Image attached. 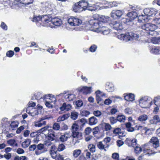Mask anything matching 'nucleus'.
Returning <instances> with one entry per match:
<instances>
[{
    "instance_id": "obj_1",
    "label": "nucleus",
    "mask_w": 160,
    "mask_h": 160,
    "mask_svg": "<svg viewBox=\"0 0 160 160\" xmlns=\"http://www.w3.org/2000/svg\"><path fill=\"white\" fill-rule=\"evenodd\" d=\"M141 25V28L142 29L141 31V35H143L148 36H155L157 34V32L155 31L157 27L156 25L151 23H144Z\"/></svg>"
},
{
    "instance_id": "obj_2",
    "label": "nucleus",
    "mask_w": 160,
    "mask_h": 160,
    "mask_svg": "<svg viewBox=\"0 0 160 160\" xmlns=\"http://www.w3.org/2000/svg\"><path fill=\"white\" fill-rule=\"evenodd\" d=\"M117 37L118 38L121 40L125 42H127L133 39L138 40L139 38V35L132 32H129L125 34H120L118 35Z\"/></svg>"
},
{
    "instance_id": "obj_3",
    "label": "nucleus",
    "mask_w": 160,
    "mask_h": 160,
    "mask_svg": "<svg viewBox=\"0 0 160 160\" xmlns=\"http://www.w3.org/2000/svg\"><path fill=\"white\" fill-rule=\"evenodd\" d=\"M151 98L147 96L141 98V107L142 108H147L150 106V104L152 102Z\"/></svg>"
},
{
    "instance_id": "obj_4",
    "label": "nucleus",
    "mask_w": 160,
    "mask_h": 160,
    "mask_svg": "<svg viewBox=\"0 0 160 160\" xmlns=\"http://www.w3.org/2000/svg\"><path fill=\"white\" fill-rule=\"evenodd\" d=\"M148 144H145L141 147V152H143L141 154V158L144 155L149 156L152 154V150L150 149V148L148 146Z\"/></svg>"
},
{
    "instance_id": "obj_5",
    "label": "nucleus",
    "mask_w": 160,
    "mask_h": 160,
    "mask_svg": "<svg viewBox=\"0 0 160 160\" xmlns=\"http://www.w3.org/2000/svg\"><path fill=\"white\" fill-rule=\"evenodd\" d=\"M109 25L112 28L117 30H122L123 28V25L120 22H113L110 23Z\"/></svg>"
},
{
    "instance_id": "obj_6",
    "label": "nucleus",
    "mask_w": 160,
    "mask_h": 160,
    "mask_svg": "<svg viewBox=\"0 0 160 160\" xmlns=\"http://www.w3.org/2000/svg\"><path fill=\"white\" fill-rule=\"evenodd\" d=\"M150 8H146L143 10V13L144 15L143 14L141 15L142 16V19H141V22H146L148 21V17H149V13L150 12Z\"/></svg>"
},
{
    "instance_id": "obj_7",
    "label": "nucleus",
    "mask_w": 160,
    "mask_h": 160,
    "mask_svg": "<svg viewBox=\"0 0 160 160\" xmlns=\"http://www.w3.org/2000/svg\"><path fill=\"white\" fill-rule=\"evenodd\" d=\"M58 96H64L65 100L67 101H72L75 98V95L74 94L67 93L65 92H64L62 93H60L58 95Z\"/></svg>"
},
{
    "instance_id": "obj_8",
    "label": "nucleus",
    "mask_w": 160,
    "mask_h": 160,
    "mask_svg": "<svg viewBox=\"0 0 160 160\" xmlns=\"http://www.w3.org/2000/svg\"><path fill=\"white\" fill-rule=\"evenodd\" d=\"M95 93L96 99L98 103H99V102L103 100L104 98H106L107 97L106 94L102 92L99 90H98L96 91Z\"/></svg>"
},
{
    "instance_id": "obj_9",
    "label": "nucleus",
    "mask_w": 160,
    "mask_h": 160,
    "mask_svg": "<svg viewBox=\"0 0 160 160\" xmlns=\"http://www.w3.org/2000/svg\"><path fill=\"white\" fill-rule=\"evenodd\" d=\"M125 143L129 147H135L137 144V140L136 139H131L127 138L125 141Z\"/></svg>"
},
{
    "instance_id": "obj_10",
    "label": "nucleus",
    "mask_w": 160,
    "mask_h": 160,
    "mask_svg": "<svg viewBox=\"0 0 160 160\" xmlns=\"http://www.w3.org/2000/svg\"><path fill=\"white\" fill-rule=\"evenodd\" d=\"M78 90L79 92H82L84 94H87L91 93L92 92V87L84 86L82 88H78Z\"/></svg>"
},
{
    "instance_id": "obj_11",
    "label": "nucleus",
    "mask_w": 160,
    "mask_h": 160,
    "mask_svg": "<svg viewBox=\"0 0 160 160\" xmlns=\"http://www.w3.org/2000/svg\"><path fill=\"white\" fill-rule=\"evenodd\" d=\"M51 22L55 26L57 27L60 26L62 24L61 20L57 18H52Z\"/></svg>"
},
{
    "instance_id": "obj_12",
    "label": "nucleus",
    "mask_w": 160,
    "mask_h": 160,
    "mask_svg": "<svg viewBox=\"0 0 160 160\" xmlns=\"http://www.w3.org/2000/svg\"><path fill=\"white\" fill-rule=\"evenodd\" d=\"M48 139L49 141H52L55 137V132L52 129L48 130Z\"/></svg>"
},
{
    "instance_id": "obj_13",
    "label": "nucleus",
    "mask_w": 160,
    "mask_h": 160,
    "mask_svg": "<svg viewBox=\"0 0 160 160\" xmlns=\"http://www.w3.org/2000/svg\"><path fill=\"white\" fill-rule=\"evenodd\" d=\"M150 142L153 144V147L156 148L159 147V141L158 138L156 137H152L150 140Z\"/></svg>"
},
{
    "instance_id": "obj_14",
    "label": "nucleus",
    "mask_w": 160,
    "mask_h": 160,
    "mask_svg": "<svg viewBox=\"0 0 160 160\" xmlns=\"http://www.w3.org/2000/svg\"><path fill=\"white\" fill-rule=\"evenodd\" d=\"M72 108V105L70 104H67L64 103L63 104L62 106L60 108V109L62 111H68Z\"/></svg>"
},
{
    "instance_id": "obj_15",
    "label": "nucleus",
    "mask_w": 160,
    "mask_h": 160,
    "mask_svg": "<svg viewBox=\"0 0 160 160\" xmlns=\"http://www.w3.org/2000/svg\"><path fill=\"white\" fill-rule=\"evenodd\" d=\"M71 136L73 138L77 140H80L82 137V133L77 131L72 132Z\"/></svg>"
},
{
    "instance_id": "obj_16",
    "label": "nucleus",
    "mask_w": 160,
    "mask_h": 160,
    "mask_svg": "<svg viewBox=\"0 0 160 160\" xmlns=\"http://www.w3.org/2000/svg\"><path fill=\"white\" fill-rule=\"evenodd\" d=\"M69 133L67 132H65L63 135L61 136L59 138V140L62 142H64L66 141L68 138L69 137Z\"/></svg>"
},
{
    "instance_id": "obj_17",
    "label": "nucleus",
    "mask_w": 160,
    "mask_h": 160,
    "mask_svg": "<svg viewBox=\"0 0 160 160\" xmlns=\"http://www.w3.org/2000/svg\"><path fill=\"white\" fill-rule=\"evenodd\" d=\"M160 122V118L158 115H155L153 117V119L150 120V122L151 124H157Z\"/></svg>"
},
{
    "instance_id": "obj_18",
    "label": "nucleus",
    "mask_w": 160,
    "mask_h": 160,
    "mask_svg": "<svg viewBox=\"0 0 160 160\" xmlns=\"http://www.w3.org/2000/svg\"><path fill=\"white\" fill-rule=\"evenodd\" d=\"M122 14V11L119 10H113L111 12V16L112 17H114L115 16H116L117 17L120 18Z\"/></svg>"
},
{
    "instance_id": "obj_19",
    "label": "nucleus",
    "mask_w": 160,
    "mask_h": 160,
    "mask_svg": "<svg viewBox=\"0 0 160 160\" xmlns=\"http://www.w3.org/2000/svg\"><path fill=\"white\" fill-rule=\"evenodd\" d=\"M73 9L75 12H80L83 10V8H82L80 7L78 2L74 4V6L73 7Z\"/></svg>"
},
{
    "instance_id": "obj_20",
    "label": "nucleus",
    "mask_w": 160,
    "mask_h": 160,
    "mask_svg": "<svg viewBox=\"0 0 160 160\" xmlns=\"http://www.w3.org/2000/svg\"><path fill=\"white\" fill-rule=\"evenodd\" d=\"M78 2L80 7L83 8V10H86L87 7L89 5V4L85 0H81Z\"/></svg>"
},
{
    "instance_id": "obj_21",
    "label": "nucleus",
    "mask_w": 160,
    "mask_h": 160,
    "mask_svg": "<svg viewBox=\"0 0 160 160\" xmlns=\"http://www.w3.org/2000/svg\"><path fill=\"white\" fill-rule=\"evenodd\" d=\"M52 20L51 16L50 15H44L42 16V22H44L46 23H48L50 22H52Z\"/></svg>"
},
{
    "instance_id": "obj_22",
    "label": "nucleus",
    "mask_w": 160,
    "mask_h": 160,
    "mask_svg": "<svg viewBox=\"0 0 160 160\" xmlns=\"http://www.w3.org/2000/svg\"><path fill=\"white\" fill-rule=\"evenodd\" d=\"M124 98L127 101L132 102L135 99L134 95L132 93H129L125 96Z\"/></svg>"
},
{
    "instance_id": "obj_23",
    "label": "nucleus",
    "mask_w": 160,
    "mask_h": 160,
    "mask_svg": "<svg viewBox=\"0 0 160 160\" xmlns=\"http://www.w3.org/2000/svg\"><path fill=\"white\" fill-rule=\"evenodd\" d=\"M106 89L108 92H112L114 90V86L112 83L107 82L106 84Z\"/></svg>"
},
{
    "instance_id": "obj_24",
    "label": "nucleus",
    "mask_w": 160,
    "mask_h": 160,
    "mask_svg": "<svg viewBox=\"0 0 160 160\" xmlns=\"http://www.w3.org/2000/svg\"><path fill=\"white\" fill-rule=\"evenodd\" d=\"M77 19V18L71 17L68 19V23L71 26H76V22Z\"/></svg>"
},
{
    "instance_id": "obj_25",
    "label": "nucleus",
    "mask_w": 160,
    "mask_h": 160,
    "mask_svg": "<svg viewBox=\"0 0 160 160\" xmlns=\"http://www.w3.org/2000/svg\"><path fill=\"white\" fill-rule=\"evenodd\" d=\"M98 122V119L95 117H92L89 118V124L90 125H95Z\"/></svg>"
},
{
    "instance_id": "obj_26",
    "label": "nucleus",
    "mask_w": 160,
    "mask_h": 160,
    "mask_svg": "<svg viewBox=\"0 0 160 160\" xmlns=\"http://www.w3.org/2000/svg\"><path fill=\"white\" fill-rule=\"evenodd\" d=\"M127 16L128 17H130L132 21L138 17V14L136 12H133L128 13Z\"/></svg>"
},
{
    "instance_id": "obj_27",
    "label": "nucleus",
    "mask_w": 160,
    "mask_h": 160,
    "mask_svg": "<svg viewBox=\"0 0 160 160\" xmlns=\"http://www.w3.org/2000/svg\"><path fill=\"white\" fill-rule=\"evenodd\" d=\"M150 52L151 53L154 54L160 53V48L159 47H154L151 49Z\"/></svg>"
},
{
    "instance_id": "obj_28",
    "label": "nucleus",
    "mask_w": 160,
    "mask_h": 160,
    "mask_svg": "<svg viewBox=\"0 0 160 160\" xmlns=\"http://www.w3.org/2000/svg\"><path fill=\"white\" fill-rule=\"evenodd\" d=\"M31 140L30 139H28L25 140L22 143V146L23 148H27L30 144Z\"/></svg>"
},
{
    "instance_id": "obj_29",
    "label": "nucleus",
    "mask_w": 160,
    "mask_h": 160,
    "mask_svg": "<svg viewBox=\"0 0 160 160\" xmlns=\"http://www.w3.org/2000/svg\"><path fill=\"white\" fill-rule=\"evenodd\" d=\"M81 150L80 149H76L74 150L72 152V156L74 158H77L81 154Z\"/></svg>"
},
{
    "instance_id": "obj_30",
    "label": "nucleus",
    "mask_w": 160,
    "mask_h": 160,
    "mask_svg": "<svg viewBox=\"0 0 160 160\" xmlns=\"http://www.w3.org/2000/svg\"><path fill=\"white\" fill-rule=\"evenodd\" d=\"M125 125L128 131L132 132L134 131V128L131 127L132 124L130 122L126 123Z\"/></svg>"
},
{
    "instance_id": "obj_31",
    "label": "nucleus",
    "mask_w": 160,
    "mask_h": 160,
    "mask_svg": "<svg viewBox=\"0 0 160 160\" xmlns=\"http://www.w3.org/2000/svg\"><path fill=\"white\" fill-rule=\"evenodd\" d=\"M101 24L100 22H99L97 20L93 25L92 26V27H93L94 29H98L100 31V30L101 29L100 24Z\"/></svg>"
},
{
    "instance_id": "obj_32",
    "label": "nucleus",
    "mask_w": 160,
    "mask_h": 160,
    "mask_svg": "<svg viewBox=\"0 0 160 160\" xmlns=\"http://www.w3.org/2000/svg\"><path fill=\"white\" fill-rule=\"evenodd\" d=\"M7 143L10 146L14 147L17 146L18 144L14 139H11L7 141Z\"/></svg>"
},
{
    "instance_id": "obj_33",
    "label": "nucleus",
    "mask_w": 160,
    "mask_h": 160,
    "mask_svg": "<svg viewBox=\"0 0 160 160\" xmlns=\"http://www.w3.org/2000/svg\"><path fill=\"white\" fill-rule=\"evenodd\" d=\"M117 121L120 122H124L125 120V117L123 115H119L117 116Z\"/></svg>"
},
{
    "instance_id": "obj_34",
    "label": "nucleus",
    "mask_w": 160,
    "mask_h": 160,
    "mask_svg": "<svg viewBox=\"0 0 160 160\" xmlns=\"http://www.w3.org/2000/svg\"><path fill=\"white\" fill-rule=\"evenodd\" d=\"M97 147L100 150L104 149L105 151H106L105 149V145H104L102 142H99L97 143Z\"/></svg>"
},
{
    "instance_id": "obj_35",
    "label": "nucleus",
    "mask_w": 160,
    "mask_h": 160,
    "mask_svg": "<svg viewBox=\"0 0 160 160\" xmlns=\"http://www.w3.org/2000/svg\"><path fill=\"white\" fill-rule=\"evenodd\" d=\"M149 17L154 16L157 13V10L154 8H150Z\"/></svg>"
},
{
    "instance_id": "obj_36",
    "label": "nucleus",
    "mask_w": 160,
    "mask_h": 160,
    "mask_svg": "<svg viewBox=\"0 0 160 160\" xmlns=\"http://www.w3.org/2000/svg\"><path fill=\"white\" fill-rule=\"evenodd\" d=\"M152 42L154 44H159L160 43V37H153L152 39Z\"/></svg>"
},
{
    "instance_id": "obj_37",
    "label": "nucleus",
    "mask_w": 160,
    "mask_h": 160,
    "mask_svg": "<svg viewBox=\"0 0 160 160\" xmlns=\"http://www.w3.org/2000/svg\"><path fill=\"white\" fill-rule=\"evenodd\" d=\"M42 97L41 93L40 92H38L32 97V99H35L37 100H38L42 98Z\"/></svg>"
},
{
    "instance_id": "obj_38",
    "label": "nucleus",
    "mask_w": 160,
    "mask_h": 160,
    "mask_svg": "<svg viewBox=\"0 0 160 160\" xmlns=\"http://www.w3.org/2000/svg\"><path fill=\"white\" fill-rule=\"evenodd\" d=\"M65 146L62 143L59 144L57 148V151L61 152L64 150L65 148Z\"/></svg>"
},
{
    "instance_id": "obj_39",
    "label": "nucleus",
    "mask_w": 160,
    "mask_h": 160,
    "mask_svg": "<svg viewBox=\"0 0 160 160\" xmlns=\"http://www.w3.org/2000/svg\"><path fill=\"white\" fill-rule=\"evenodd\" d=\"M88 148L89 150L92 152H95L96 151L95 146L92 144H90L88 145Z\"/></svg>"
},
{
    "instance_id": "obj_40",
    "label": "nucleus",
    "mask_w": 160,
    "mask_h": 160,
    "mask_svg": "<svg viewBox=\"0 0 160 160\" xmlns=\"http://www.w3.org/2000/svg\"><path fill=\"white\" fill-rule=\"evenodd\" d=\"M103 125L104 126V129L106 131H109L112 128L110 125L108 123H103Z\"/></svg>"
},
{
    "instance_id": "obj_41",
    "label": "nucleus",
    "mask_w": 160,
    "mask_h": 160,
    "mask_svg": "<svg viewBox=\"0 0 160 160\" xmlns=\"http://www.w3.org/2000/svg\"><path fill=\"white\" fill-rule=\"evenodd\" d=\"M78 129V126L76 123H74L71 127L72 132H76Z\"/></svg>"
},
{
    "instance_id": "obj_42",
    "label": "nucleus",
    "mask_w": 160,
    "mask_h": 160,
    "mask_svg": "<svg viewBox=\"0 0 160 160\" xmlns=\"http://www.w3.org/2000/svg\"><path fill=\"white\" fill-rule=\"evenodd\" d=\"M134 147V152L135 153L137 154H139L140 152V147L139 144H137Z\"/></svg>"
},
{
    "instance_id": "obj_43",
    "label": "nucleus",
    "mask_w": 160,
    "mask_h": 160,
    "mask_svg": "<svg viewBox=\"0 0 160 160\" xmlns=\"http://www.w3.org/2000/svg\"><path fill=\"white\" fill-rule=\"evenodd\" d=\"M53 129L55 131H58L60 129V126L59 123H55L53 124L52 126Z\"/></svg>"
},
{
    "instance_id": "obj_44",
    "label": "nucleus",
    "mask_w": 160,
    "mask_h": 160,
    "mask_svg": "<svg viewBox=\"0 0 160 160\" xmlns=\"http://www.w3.org/2000/svg\"><path fill=\"white\" fill-rule=\"evenodd\" d=\"M78 113L76 112H73L71 113V118L73 120H75L77 118Z\"/></svg>"
},
{
    "instance_id": "obj_45",
    "label": "nucleus",
    "mask_w": 160,
    "mask_h": 160,
    "mask_svg": "<svg viewBox=\"0 0 160 160\" xmlns=\"http://www.w3.org/2000/svg\"><path fill=\"white\" fill-rule=\"evenodd\" d=\"M10 1L11 2L10 3H12L14 5L18 4L19 3L22 4L23 2V0H13V1L11 0Z\"/></svg>"
},
{
    "instance_id": "obj_46",
    "label": "nucleus",
    "mask_w": 160,
    "mask_h": 160,
    "mask_svg": "<svg viewBox=\"0 0 160 160\" xmlns=\"http://www.w3.org/2000/svg\"><path fill=\"white\" fill-rule=\"evenodd\" d=\"M155 129L153 128H147L146 133V135H150L152 134L153 132L155 130Z\"/></svg>"
},
{
    "instance_id": "obj_47",
    "label": "nucleus",
    "mask_w": 160,
    "mask_h": 160,
    "mask_svg": "<svg viewBox=\"0 0 160 160\" xmlns=\"http://www.w3.org/2000/svg\"><path fill=\"white\" fill-rule=\"evenodd\" d=\"M92 130V129L90 127H88L85 128L84 133L86 135H88L91 133Z\"/></svg>"
},
{
    "instance_id": "obj_48",
    "label": "nucleus",
    "mask_w": 160,
    "mask_h": 160,
    "mask_svg": "<svg viewBox=\"0 0 160 160\" xmlns=\"http://www.w3.org/2000/svg\"><path fill=\"white\" fill-rule=\"evenodd\" d=\"M90 112L88 111L83 110L81 112V115L82 116L87 117L89 115Z\"/></svg>"
},
{
    "instance_id": "obj_49",
    "label": "nucleus",
    "mask_w": 160,
    "mask_h": 160,
    "mask_svg": "<svg viewBox=\"0 0 160 160\" xmlns=\"http://www.w3.org/2000/svg\"><path fill=\"white\" fill-rule=\"evenodd\" d=\"M100 31L104 35H107L110 32V30L108 28H106L105 29H104V28L103 29H100Z\"/></svg>"
},
{
    "instance_id": "obj_50",
    "label": "nucleus",
    "mask_w": 160,
    "mask_h": 160,
    "mask_svg": "<svg viewBox=\"0 0 160 160\" xmlns=\"http://www.w3.org/2000/svg\"><path fill=\"white\" fill-rule=\"evenodd\" d=\"M18 126V122L17 121H13L10 124V126L13 129L14 128H17Z\"/></svg>"
},
{
    "instance_id": "obj_51",
    "label": "nucleus",
    "mask_w": 160,
    "mask_h": 160,
    "mask_svg": "<svg viewBox=\"0 0 160 160\" xmlns=\"http://www.w3.org/2000/svg\"><path fill=\"white\" fill-rule=\"evenodd\" d=\"M154 103L155 104L157 105L156 103L160 106V96H158L155 97L154 99Z\"/></svg>"
},
{
    "instance_id": "obj_52",
    "label": "nucleus",
    "mask_w": 160,
    "mask_h": 160,
    "mask_svg": "<svg viewBox=\"0 0 160 160\" xmlns=\"http://www.w3.org/2000/svg\"><path fill=\"white\" fill-rule=\"evenodd\" d=\"M49 128V126H45L41 129L38 130V133H43V132L47 130H48V129Z\"/></svg>"
},
{
    "instance_id": "obj_53",
    "label": "nucleus",
    "mask_w": 160,
    "mask_h": 160,
    "mask_svg": "<svg viewBox=\"0 0 160 160\" xmlns=\"http://www.w3.org/2000/svg\"><path fill=\"white\" fill-rule=\"evenodd\" d=\"M75 103L77 107H80L83 105L82 101L81 100H78L76 101Z\"/></svg>"
},
{
    "instance_id": "obj_54",
    "label": "nucleus",
    "mask_w": 160,
    "mask_h": 160,
    "mask_svg": "<svg viewBox=\"0 0 160 160\" xmlns=\"http://www.w3.org/2000/svg\"><path fill=\"white\" fill-rule=\"evenodd\" d=\"M93 135L95 136L99 132V129L98 127H96L94 128L92 130Z\"/></svg>"
},
{
    "instance_id": "obj_55",
    "label": "nucleus",
    "mask_w": 160,
    "mask_h": 160,
    "mask_svg": "<svg viewBox=\"0 0 160 160\" xmlns=\"http://www.w3.org/2000/svg\"><path fill=\"white\" fill-rule=\"evenodd\" d=\"M56 101V99L54 97H51V98H49L48 99H46L45 100V102H49L50 103H53L54 104L55 103V102H53Z\"/></svg>"
},
{
    "instance_id": "obj_56",
    "label": "nucleus",
    "mask_w": 160,
    "mask_h": 160,
    "mask_svg": "<svg viewBox=\"0 0 160 160\" xmlns=\"http://www.w3.org/2000/svg\"><path fill=\"white\" fill-rule=\"evenodd\" d=\"M122 22L124 23H126L127 24L128 22H132V20L131 19V18H130V17H128V18H123L122 19Z\"/></svg>"
},
{
    "instance_id": "obj_57",
    "label": "nucleus",
    "mask_w": 160,
    "mask_h": 160,
    "mask_svg": "<svg viewBox=\"0 0 160 160\" xmlns=\"http://www.w3.org/2000/svg\"><path fill=\"white\" fill-rule=\"evenodd\" d=\"M97 48V47L96 45H92L90 47V48H89L90 51L91 52H94L96 51Z\"/></svg>"
},
{
    "instance_id": "obj_58",
    "label": "nucleus",
    "mask_w": 160,
    "mask_h": 160,
    "mask_svg": "<svg viewBox=\"0 0 160 160\" xmlns=\"http://www.w3.org/2000/svg\"><path fill=\"white\" fill-rule=\"evenodd\" d=\"M148 119V116L145 114L141 115V122L146 121Z\"/></svg>"
},
{
    "instance_id": "obj_59",
    "label": "nucleus",
    "mask_w": 160,
    "mask_h": 160,
    "mask_svg": "<svg viewBox=\"0 0 160 160\" xmlns=\"http://www.w3.org/2000/svg\"><path fill=\"white\" fill-rule=\"evenodd\" d=\"M14 54L13 51L10 50L7 52L6 53V56L9 57H12Z\"/></svg>"
},
{
    "instance_id": "obj_60",
    "label": "nucleus",
    "mask_w": 160,
    "mask_h": 160,
    "mask_svg": "<svg viewBox=\"0 0 160 160\" xmlns=\"http://www.w3.org/2000/svg\"><path fill=\"white\" fill-rule=\"evenodd\" d=\"M0 27L3 30H7L8 29V27L6 24L3 22H2L0 25Z\"/></svg>"
},
{
    "instance_id": "obj_61",
    "label": "nucleus",
    "mask_w": 160,
    "mask_h": 160,
    "mask_svg": "<svg viewBox=\"0 0 160 160\" xmlns=\"http://www.w3.org/2000/svg\"><path fill=\"white\" fill-rule=\"evenodd\" d=\"M111 123L112 124H114L117 121V118H116L114 117H110L109 118Z\"/></svg>"
},
{
    "instance_id": "obj_62",
    "label": "nucleus",
    "mask_w": 160,
    "mask_h": 160,
    "mask_svg": "<svg viewBox=\"0 0 160 160\" xmlns=\"http://www.w3.org/2000/svg\"><path fill=\"white\" fill-rule=\"evenodd\" d=\"M33 0H23L22 4L24 5H28L32 3Z\"/></svg>"
},
{
    "instance_id": "obj_63",
    "label": "nucleus",
    "mask_w": 160,
    "mask_h": 160,
    "mask_svg": "<svg viewBox=\"0 0 160 160\" xmlns=\"http://www.w3.org/2000/svg\"><path fill=\"white\" fill-rule=\"evenodd\" d=\"M93 113L95 116L97 117H100L102 114L101 112L98 110L94 111Z\"/></svg>"
},
{
    "instance_id": "obj_64",
    "label": "nucleus",
    "mask_w": 160,
    "mask_h": 160,
    "mask_svg": "<svg viewBox=\"0 0 160 160\" xmlns=\"http://www.w3.org/2000/svg\"><path fill=\"white\" fill-rule=\"evenodd\" d=\"M113 133L115 134H118L119 133H121V129L119 128H117L115 129L113 131Z\"/></svg>"
}]
</instances>
